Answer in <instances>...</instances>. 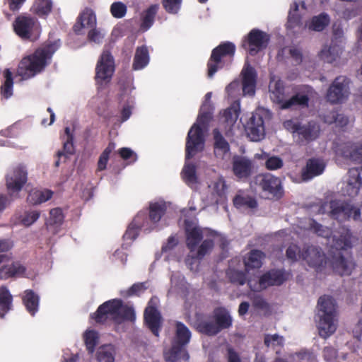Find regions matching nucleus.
Instances as JSON below:
<instances>
[{
    "instance_id": "nucleus-1",
    "label": "nucleus",
    "mask_w": 362,
    "mask_h": 362,
    "mask_svg": "<svg viewBox=\"0 0 362 362\" xmlns=\"http://www.w3.org/2000/svg\"><path fill=\"white\" fill-rule=\"evenodd\" d=\"M308 229L327 240L330 247L328 264L333 272L341 276H349L355 268V262L347 250L351 247V235L348 228L341 227L333 233L327 227L313 219L308 221Z\"/></svg>"
},
{
    "instance_id": "nucleus-2",
    "label": "nucleus",
    "mask_w": 362,
    "mask_h": 362,
    "mask_svg": "<svg viewBox=\"0 0 362 362\" xmlns=\"http://www.w3.org/2000/svg\"><path fill=\"white\" fill-rule=\"evenodd\" d=\"M186 244L190 251L186 259L187 267L196 272L199 260L202 259L213 248L214 243L219 235L208 228H202L195 221L185 220Z\"/></svg>"
},
{
    "instance_id": "nucleus-3",
    "label": "nucleus",
    "mask_w": 362,
    "mask_h": 362,
    "mask_svg": "<svg viewBox=\"0 0 362 362\" xmlns=\"http://www.w3.org/2000/svg\"><path fill=\"white\" fill-rule=\"evenodd\" d=\"M211 93L205 95L197 122L190 128L186 141V160L203 151L204 148V132L208 131L209 124L212 118V106L211 104Z\"/></svg>"
},
{
    "instance_id": "nucleus-4",
    "label": "nucleus",
    "mask_w": 362,
    "mask_h": 362,
    "mask_svg": "<svg viewBox=\"0 0 362 362\" xmlns=\"http://www.w3.org/2000/svg\"><path fill=\"white\" fill-rule=\"evenodd\" d=\"M59 47V40L48 42L33 54L25 57L18 64V74L26 80L40 73L50 63L52 55Z\"/></svg>"
},
{
    "instance_id": "nucleus-5",
    "label": "nucleus",
    "mask_w": 362,
    "mask_h": 362,
    "mask_svg": "<svg viewBox=\"0 0 362 362\" xmlns=\"http://www.w3.org/2000/svg\"><path fill=\"white\" fill-rule=\"evenodd\" d=\"M95 319L97 322H105L111 320L117 323L124 320L134 321L135 313L132 306L123 305L118 299H113L102 304L97 310Z\"/></svg>"
},
{
    "instance_id": "nucleus-6",
    "label": "nucleus",
    "mask_w": 362,
    "mask_h": 362,
    "mask_svg": "<svg viewBox=\"0 0 362 362\" xmlns=\"http://www.w3.org/2000/svg\"><path fill=\"white\" fill-rule=\"evenodd\" d=\"M269 92L271 100L274 103L279 104L281 109L308 107L309 98L303 93H297L286 100L284 82L276 76L272 75L270 77Z\"/></svg>"
},
{
    "instance_id": "nucleus-7",
    "label": "nucleus",
    "mask_w": 362,
    "mask_h": 362,
    "mask_svg": "<svg viewBox=\"0 0 362 362\" xmlns=\"http://www.w3.org/2000/svg\"><path fill=\"white\" fill-rule=\"evenodd\" d=\"M361 209L354 204L340 200H332L322 203L318 209L320 214H328L339 222L350 219L358 221L361 218Z\"/></svg>"
},
{
    "instance_id": "nucleus-8",
    "label": "nucleus",
    "mask_w": 362,
    "mask_h": 362,
    "mask_svg": "<svg viewBox=\"0 0 362 362\" xmlns=\"http://www.w3.org/2000/svg\"><path fill=\"white\" fill-rule=\"evenodd\" d=\"M190 338L189 329L183 323L177 322L175 337L171 349L164 352L165 359L168 362H175L180 359L187 361L189 356L184 346L189 343Z\"/></svg>"
},
{
    "instance_id": "nucleus-9",
    "label": "nucleus",
    "mask_w": 362,
    "mask_h": 362,
    "mask_svg": "<svg viewBox=\"0 0 362 362\" xmlns=\"http://www.w3.org/2000/svg\"><path fill=\"white\" fill-rule=\"evenodd\" d=\"M271 118V112L264 107H258L252 113L245 126L247 136L253 141H259L265 135L264 122Z\"/></svg>"
},
{
    "instance_id": "nucleus-10",
    "label": "nucleus",
    "mask_w": 362,
    "mask_h": 362,
    "mask_svg": "<svg viewBox=\"0 0 362 362\" xmlns=\"http://www.w3.org/2000/svg\"><path fill=\"white\" fill-rule=\"evenodd\" d=\"M284 127L293 134L294 139L299 143L315 140L320 134V127L316 122L301 125L296 120L289 119L284 122Z\"/></svg>"
},
{
    "instance_id": "nucleus-11",
    "label": "nucleus",
    "mask_w": 362,
    "mask_h": 362,
    "mask_svg": "<svg viewBox=\"0 0 362 362\" xmlns=\"http://www.w3.org/2000/svg\"><path fill=\"white\" fill-rule=\"evenodd\" d=\"M35 273L18 261H13L5 256L0 267V279L10 278H33Z\"/></svg>"
},
{
    "instance_id": "nucleus-12",
    "label": "nucleus",
    "mask_w": 362,
    "mask_h": 362,
    "mask_svg": "<svg viewBox=\"0 0 362 362\" xmlns=\"http://www.w3.org/2000/svg\"><path fill=\"white\" fill-rule=\"evenodd\" d=\"M235 46L227 42L221 44L211 53L208 62V76L211 78L218 69L223 66V62L226 57L232 58L235 54Z\"/></svg>"
},
{
    "instance_id": "nucleus-13",
    "label": "nucleus",
    "mask_w": 362,
    "mask_h": 362,
    "mask_svg": "<svg viewBox=\"0 0 362 362\" xmlns=\"http://www.w3.org/2000/svg\"><path fill=\"white\" fill-rule=\"evenodd\" d=\"M13 27L16 35L24 40L30 39L40 33L37 20L25 14L18 16L13 23Z\"/></svg>"
},
{
    "instance_id": "nucleus-14",
    "label": "nucleus",
    "mask_w": 362,
    "mask_h": 362,
    "mask_svg": "<svg viewBox=\"0 0 362 362\" xmlns=\"http://www.w3.org/2000/svg\"><path fill=\"white\" fill-rule=\"evenodd\" d=\"M287 279V274L283 270H272L262 275L258 280L249 279L247 284L254 291H259L270 286L282 284Z\"/></svg>"
},
{
    "instance_id": "nucleus-15",
    "label": "nucleus",
    "mask_w": 362,
    "mask_h": 362,
    "mask_svg": "<svg viewBox=\"0 0 362 362\" xmlns=\"http://www.w3.org/2000/svg\"><path fill=\"white\" fill-rule=\"evenodd\" d=\"M321 247L315 245H306L303 249V260L309 267L314 268L317 272H322L328 264V259Z\"/></svg>"
},
{
    "instance_id": "nucleus-16",
    "label": "nucleus",
    "mask_w": 362,
    "mask_h": 362,
    "mask_svg": "<svg viewBox=\"0 0 362 362\" xmlns=\"http://www.w3.org/2000/svg\"><path fill=\"white\" fill-rule=\"evenodd\" d=\"M349 81L346 77H337L327 90V100L331 103H342L349 95Z\"/></svg>"
},
{
    "instance_id": "nucleus-17",
    "label": "nucleus",
    "mask_w": 362,
    "mask_h": 362,
    "mask_svg": "<svg viewBox=\"0 0 362 362\" xmlns=\"http://www.w3.org/2000/svg\"><path fill=\"white\" fill-rule=\"evenodd\" d=\"M95 79L98 83L108 82L115 71L114 59L108 51H104L96 66Z\"/></svg>"
},
{
    "instance_id": "nucleus-18",
    "label": "nucleus",
    "mask_w": 362,
    "mask_h": 362,
    "mask_svg": "<svg viewBox=\"0 0 362 362\" xmlns=\"http://www.w3.org/2000/svg\"><path fill=\"white\" fill-rule=\"evenodd\" d=\"M166 210V206L163 202H156L150 204L148 216L144 211L138 214H142L145 216L144 220L141 221L143 230L150 232L156 228L157 223L160 220Z\"/></svg>"
},
{
    "instance_id": "nucleus-19",
    "label": "nucleus",
    "mask_w": 362,
    "mask_h": 362,
    "mask_svg": "<svg viewBox=\"0 0 362 362\" xmlns=\"http://www.w3.org/2000/svg\"><path fill=\"white\" fill-rule=\"evenodd\" d=\"M158 303L157 298H152L144 311V320L151 332L158 337L161 323V317L156 307Z\"/></svg>"
},
{
    "instance_id": "nucleus-20",
    "label": "nucleus",
    "mask_w": 362,
    "mask_h": 362,
    "mask_svg": "<svg viewBox=\"0 0 362 362\" xmlns=\"http://www.w3.org/2000/svg\"><path fill=\"white\" fill-rule=\"evenodd\" d=\"M269 35L258 29L252 30L247 36L248 52L251 55H255L259 52L265 49L269 42Z\"/></svg>"
},
{
    "instance_id": "nucleus-21",
    "label": "nucleus",
    "mask_w": 362,
    "mask_h": 362,
    "mask_svg": "<svg viewBox=\"0 0 362 362\" xmlns=\"http://www.w3.org/2000/svg\"><path fill=\"white\" fill-rule=\"evenodd\" d=\"M27 181V171L23 166L13 168L6 177V186L11 196L19 192Z\"/></svg>"
},
{
    "instance_id": "nucleus-22",
    "label": "nucleus",
    "mask_w": 362,
    "mask_h": 362,
    "mask_svg": "<svg viewBox=\"0 0 362 362\" xmlns=\"http://www.w3.org/2000/svg\"><path fill=\"white\" fill-rule=\"evenodd\" d=\"M259 186L270 195L279 198L283 195L284 190L281 180L271 174H265L259 176Z\"/></svg>"
},
{
    "instance_id": "nucleus-23",
    "label": "nucleus",
    "mask_w": 362,
    "mask_h": 362,
    "mask_svg": "<svg viewBox=\"0 0 362 362\" xmlns=\"http://www.w3.org/2000/svg\"><path fill=\"white\" fill-rule=\"evenodd\" d=\"M253 169L254 165L248 158L242 156L233 157L232 170L233 174L238 179L248 178L252 174Z\"/></svg>"
},
{
    "instance_id": "nucleus-24",
    "label": "nucleus",
    "mask_w": 362,
    "mask_h": 362,
    "mask_svg": "<svg viewBox=\"0 0 362 362\" xmlns=\"http://www.w3.org/2000/svg\"><path fill=\"white\" fill-rule=\"evenodd\" d=\"M243 91L245 95L253 96L255 93L257 72L247 62L242 70Z\"/></svg>"
},
{
    "instance_id": "nucleus-25",
    "label": "nucleus",
    "mask_w": 362,
    "mask_h": 362,
    "mask_svg": "<svg viewBox=\"0 0 362 362\" xmlns=\"http://www.w3.org/2000/svg\"><path fill=\"white\" fill-rule=\"evenodd\" d=\"M362 187V166L351 168L348 172V179L345 193L349 197H356Z\"/></svg>"
},
{
    "instance_id": "nucleus-26",
    "label": "nucleus",
    "mask_w": 362,
    "mask_h": 362,
    "mask_svg": "<svg viewBox=\"0 0 362 362\" xmlns=\"http://www.w3.org/2000/svg\"><path fill=\"white\" fill-rule=\"evenodd\" d=\"M210 194L206 197L207 205L218 204L226 197V184L223 177H219L209 186Z\"/></svg>"
},
{
    "instance_id": "nucleus-27",
    "label": "nucleus",
    "mask_w": 362,
    "mask_h": 362,
    "mask_svg": "<svg viewBox=\"0 0 362 362\" xmlns=\"http://www.w3.org/2000/svg\"><path fill=\"white\" fill-rule=\"evenodd\" d=\"M97 24L96 16L94 11L88 8H86L78 16L76 24L74 26V31L77 34L82 33V29L95 28Z\"/></svg>"
},
{
    "instance_id": "nucleus-28",
    "label": "nucleus",
    "mask_w": 362,
    "mask_h": 362,
    "mask_svg": "<svg viewBox=\"0 0 362 362\" xmlns=\"http://www.w3.org/2000/svg\"><path fill=\"white\" fill-rule=\"evenodd\" d=\"M316 317H337V304L332 297L323 296L319 298Z\"/></svg>"
},
{
    "instance_id": "nucleus-29",
    "label": "nucleus",
    "mask_w": 362,
    "mask_h": 362,
    "mask_svg": "<svg viewBox=\"0 0 362 362\" xmlns=\"http://www.w3.org/2000/svg\"><path fill=\"white\" fill-rule=\"evenodd\" d=\"M317 327L321 337L327 339L333 334L337 327L336 317H316Z\"/></svg>"
},
{
    "instance_id": "nucleus-30",
    "label": "nucleus",
    "mask_w": 362,
    "mask_h": 362,
    "mask_svg": "<svg viewBox=\"0 0 362 362\" xmlns=\"http://www.w3.org/2000/svg\"><path fill=\"white\" fill-rule=\"evenodd\" d=\"M325 168V164L322 160L317 158L309 159L302 172L303 180L305 181L310 180L314 177L321 175Z\"/></svg>"
},
{
    "instance_id": "nucleus-31",
    "label": "nucleus",
    "mask_w": 362,
    "mask_h": 362,
    "mask_svg": "<svg viewBox=\"0 0 362 362\" xmlns=\"http://www.w3.org/2000/svg\"><path fill=\"white\" fill-rule=\"evenodd\" d=\"M342 45L337 44L334 40L332 42L330 47H324L320 51L319 56L321 59L327 63H332L334 62L342 53Z\"/></svg>"
},
{
    "instance_id": "nucleus-32",
    "label": "nucleus",
    "mask_w": 362,
    "mask_h": 362,
    "mask_svg": "<svg viewBox=\"0 0 362 362\" xmlns=\"http://www.w3.org/2000/svg\"><path fill=\"white\" fill-rule=\"evenodd\" d=\"M265 255L260 250H251L247 256L244 257V264L245 269L249 271L251 269H259L262 265V261Z\"/></svg>"
},
{
    "instance_id": "nucleus-33",
    "label": "nucleus",
    "mask_w": 362,
    "mask_h": 362,
    "mask_svg": "<svg viewBox=\"0 0 362 362\" xmlns=\"http://www.w3.org/2000/svg\"><path fill=\"white\" fill-rule=\"evenodd\" d=\"M342 155L354 162L362 164V142L346 144L342 149Z\"/></svg>"
},
{
    "instance_id": "nucleus-34",
    "label": "nucleus",
    "mask_w": 362,
    "mask_h": 362,
    "mask_svg": "<svg viewBox=\"0 0 362 362\" xmlns=\"http://www.w3.org/2000/svg\"><path fill=\"white\" fill-rule=\"evenodd\" d=\"M214 153L216 157L223 158L228 154L230 146L228 141L223 138L218 129L214 131Z\"/></svg>"
},
{
    "instance_id": "nucleus-35",
    "label": "nucleus",
    "mask_w": 362,
    "mask_h": 362,
    "mask_svg": "<svg viewBox=\"0 0 362 362\" xmlns=\"http://www.w3.org/2000/svg\"><path fill=\"white\" fill-rule=\"evenodd\" d=\"M144 218L145 216L142 214H137L123 235L124 240H129L132 241L137 238L139 230L143 229L141 221H144Z\"/></svg>"
},
{
    "instance_id": "nucleus-36",
    "label": "nucleus",
    "mask_w": 362,
    "mask_h": 362,
    "mask_svg": "<svg viewBox=\"0 0 362 362\" xmlns=\"http://www.w3.org/2000/svg\"><path fill=\"white\" fill-rule=\"evenodd\" d=\"M13 308V296L8 288L2 286L0 287V317L4 318L5 315Z\"/></svg>"
},
{
    "instance_id": "nucleus-37",
    "label": "nucleus",
    "mask_w": 362,
    "mask_h": 362,
    "mask_svg": "<svg viewBox=\"0 0 362 362\" xmlns=\"http://www.w3.org/2000/svg\"><path fill=\"white\" fill-rule=\"evenodd\" d=\"M233 204L237 209H255L257 206V201L252 197L243 192H239L233 199Z\"/></svg>"
},
{
    "instance_id": "nucleus-38",
    "label": "nucleus",
    "mask_w": 362,
    "mask_h": 362,
    "mask_svg": "<svg viewBox=\"0 0 362 362\" xmlns=\"http://www.w3.org/2000/svg\"><path fill=\"white\" fill-rule=\"evenodd\" d=\"M39 296L32 290H26L23 296V302L26 310L31 315H35L39 308Z\"/></svg>"
},
{
    "instance_id": "nucleus-39",
    "label": "nucleus",
    "mask_w": 362,
    "mask_h": 362,
    "mask_svg": "<svg viewBox=\"0 0 362 362\" xmlns=\"http://www.w3.org/2000/svg\"><path fill=\"white\" fill-rule=\"evenodd\" d=\"M149 62V53L146 47L141 46L136 49L134 62L133 69L134 70H140L148 65Z\"/></svg>"
},
{
    "instance_id": "nucleus-40",
    "label": "nucleus",
    "mask_w": 362,
    "mask_h": 362,
    "mask_svg": "<svg viewBox=\"0 0 362 362\" xmlns=\"http://www.w3.org/2000/svg\"><path fill=\"white\" fill-rule=\"evenodd\" d=\"M52 194L53 192L49 189H33L30 192L27 201L33 205L40 204L51 199Z\"/></svg>"
},
{
    "instance_id": "nucleus-41",
    "label": "nucleus",
    "mask_w": 362,
    "mask_h": 362,
    "mask_svg": "<svg viewBox=\"0 0 362 362\" xmlns=\"http://www.w3.org/2000/svg\"><path fill=\"white\" fill-rule=\"evenodd\" d=\"M214 319L217 323V326L221 331L223 329L229 328L232 325V317L224 308H217L214 311Z\"/></svg>"
},
{
    "instance_id": "nucleus-42",
    "label": "nucleus",
    "mask_w": 362,
    "mask_h": 362,
    "mask_svg": "<svg viewBox=\"0 0 362 362\" xmlns=\"http://www.w3.org/2000/svg\"><path fill=\"white\" fill-rule=\"evenodd\" d=\"M66 141L64 143L63 150L57 153V157L59 158H64L66 160L70 156L74 153V147L73 144V135L69 127L65 128ZM65 139V138H64Z\"/></svg>"
},
{
    "instance_id": "nucleus-43",
    "label": "nucleus",
    "mask_w": 362,
    "mask_h": 362,
    "mask_svg": "<svg viewBox=\"0 0 362 362\" xmlns=\"http://www.w3.org/2000/svg\"><path fill=\"white\" fill-rule=\"evenodd\" d=\"M182 177L185 182L193 188L197 184V176L194 165L186 162L182 171Z\"/></svg>"
},
{
    "instance_id": "nucleus-44",
    "label": "nucleus",
    "mask_w": 362,
    "mask_h": 362,
    "mask_svg": "<svg viewBox=\"0 0 362 362\" xmlns=\"http://www.w3.org/2000/svg\"><path fill=\"white\" fill-rule=\"evenodd\" d=\"M115 348L111 344L103 345L98 349L97 359L98 362H114Z\"/></svg>"
},
{
    "instance_id": "nucleus-45",
    "label": "nucleus",
    "mask_w": 362,
    "mask_h": 362,
    "mask_svg": "<svg viewBox=\"0 0 362 362\" xmlns=\"http://www.w3.org/2000/svg\"><path fill=\"white\" fill-rule=\"evenodd\" d=\"M158 7V4L152 5L144 12L141 24V28L144 31L148 30L153 24Z\"/></svg>"
},
{
    "instance_id": "nucleus-46",
    "label": "nucleus",
    "mask_w": 362,
    "mask_h": 362,
    "mask_svg": "<svg viewBox=\"0 0 362 362\" xmlns=\"http://www.w3.org/2000/svg\"><path fill=\"white\" fill-rule=\"evenodd\" d=\"M170 282V292H184L187 288L184 276L178 272L172 274Z\"/></svg>"
},
{
    "instance_id": "nucleus-47",
    "label": "nucleus",
    "mask_w": 362,
    "mask_h": 362,
    "mask_svg": "<svg viewBox=\"0 0 362 362\" xmlns=\"http://www.w3.org/2000/svg\"><path fill=\"white\" fill-rule=\"evenodd\" d=\"M329 18L327 14L322 13L318 16L313 18L311 22L308 25V28L315 31L322 30L329 23Z\"/></svg>"
},
{
    "instance_id": "nucleus-48",
    "label": "nucleus",
    "mask_w": 362,
    "mask_h": 362,
    "mask_svg": "<svg viewBox=\"0 0 362 362\" xmlns=\"http://www.w3.org/2000/svg\"><path fill=\"white\" fill-rule=\"evenodd\" d=\"M4 83L1 88V93L5 98H8L13 95V78L12 73L9 69H6L4 71Z\"/></svg>"
},
{
    "instance_id": "nucleus-49",
    "label": "nucleus",
    "mask_w": 362,
    "mask_h": 362,
    "mask_svg": "<svg viewBox=\"0 0 362 362\" xmlns=\"http://www.w3.org/2000/svg\"><path fill=\"white\" fill-rule=\"evenodd\" d=\"M197 329L202 333L214 335L218 333L221 330L217 326L216 320H206L199 322L197 327Z\"/></svg>"
},
{
    "instance_id": "nucleus-50",
    "label": "nucleus",
    "mask_w": 362,
    "mask_h": 362,
    "mask_svg": "<svg viewBox=\"0 0 362 362\" xmlns=\"http://www.w3.org/2000/svg\"><path fill=\"white\" fill-rule=\"evenodd\" d=\"M52 3L50 0H36L32 9L38 16L47 15L52 10Z\"/></svg>"
},
{
    "instance_id": "nucleus-51",
    "label": "nucleus",
    "mask_w": 362,
    "mask_h": 362,
    "mask_svg": "<svg viewBox=\"0 0 362 362\" xmlns=\"http://www.w3.org/2000/svg\"><path fill=\"white\" fill-rule=\"evenodd\" d=\"M40 213L37 210L25 211L19 217V222L24 226L28 227L33 225L40 218Z\"/></svg>"
},
{
    "instance_id": "nucleus-52",
    "label": "nucleus",
    "mask_w": 362,
    "mask_h": 362,
    "mask_svg": "<svg viewBox=\"0 0 362 362\" xmlns=\"http://www.w3.org/2000/svg\"><path fill=\"white\" fill-rule=\"evenodd\" d=\"M325 123H337L338 125L344 126L347 124L348 119L343 115L338 114L335 111H331L323 117Z\"/></svg>"
},
{
    "instance_id": "nucleus-53",
    "label": "nucleus",
    "mask_w": 362,
    "mask_h": 362,
    "mask_svg": "<svg viewBox=\"0 0 362 362\" xmlns=\"http://www.w3.org/2000/svg\"><path fill=\"white\" fill-rule=\"evenodd\" d=\"M98 334L93 330H88L84 334V340L87 349L92 354L98 344Z\"/></svg>"
},
{
    "instance_id": "nucleus-54",
    "label": "nucleus",
    "mask_w": 362,
    "mask_h": 362,
    "mask_svg": "<svg viewBox=\"0 0 362 362\" xmlns=\"http://www.w3.org/2000/svg\"><path fill=\"white\" fill-rule=\"evenodd\" d=\"M298 4L294 2L291 6L288 16V27L290 28H295L300 23V18L298 14Z\"/></svg>"
},
{
    "instance_id": "nucleus-55",
    "label": "nucleus",
    "mask_w": 362,
    "mask_h": 362,
    "mask_svg": "<svg viewBox=\"0 0 362 362\" xmlns=\"http://www.w3.org/2000/svg\"><path fill=\"white\" fill-rule=\"evenodd\" d=\"M127 11V6L121 1L114 2L110 6V13L116 18H123L126 15Z\"/></svg>"
},
{
    "instance_id": "nucleus-56",
    "label": "nucleus",
    "mask_w": 362,
    "mask_h": 362,
    "mask_svg": "<svg viewBox=\"0 0 362 362\" xmlns=\"http://www.w3.org/2000/svg\"><path fill=\"white\" fill-rule=\"evenodd\" d=\"M227 275L230 281L238 285H243L246 281L245 275L243 272L229 268Z\"/></svg>"
},
{
    "instance_id": "nucleus-57",
    "label": "nucleus",
    "mask_w": 362,
    "mask_h": 362,
    "mask_svg": "<svg viewBox=\"0 0 362 362\" xmlns=\"http://www.w3.org/2000/svg\"><path fill=\"white\" fill-rule=\"evenodd\" d=\"M115 148L114 144H110L104 150V151L100 155L98 163V170H103L106 168V165L109 159L110 154Z\"/></svg>"
},
{
    "instance_id": "nucleus-58",
    "label": "nucleus",
    "mask_w": 362,
    "mask_h": 362,
    "mask_svg": "<svg viewBox=\"0 0 362 362\" xmlns=\"http://www.w3.org/2000/svg\"><path fill=\"white\" fill-rule=\"evenodd\" d=\"M286 257L291 262L303 259V250H300L298 245L292 244L286 250Z\"/></svg>"
},
{
    "instance_id": "nucleus-59",
    "label": "nucleus",
    "mask_w": 362,
    "mask_h": 362,
    "mask_svg": "<svg viewBox=\"0 0 362 362\" xmlns=\"http://www.w3.org/2000/svg\"><path fill=\"white\" fill-rule=\"evenodd\" d=\"M238 117V113L236 110L228 108L224 111L222 115V119L228 127H231L235 123Z\"/></svg>"
},
{
    "instance_id": "nucleus-60",
    "label": "nucleus",
    "mask_w": 362,
    "mask_h": 362,
    "mask_svg": "<svg viewBox=\"0 0 362 362\" xmlns=\"http://www.w3.org/2000/svg\"><path fill=\"white\" fill-rule=\"evenodd\" d=\"M49 219L48 221V225L49 226L53 225H61L64 220V215L60 208H55L49 212Z\"/></svg>"
},
{
    "instance_id": "nucleus-61",
    "label": "nucleus",
    "mask_w": 362,
    "mask_h": 362,
    "mask_svg": "<svg viewBox=\"0 0 362 362\" xmlns=\"http://www.w3.org/2000/svg\"><path fill=\"white\" fill-rule=\"evenodd\" d=\"M284 165L283 160L276 156L268 157L265 160V166L269 170H276Z\"/></svg>"
},
{
    "instance_id": "nucleus-62",
    "label": "nucleus",
    "mask_w": 362,
    "mask_h": 362,
    "mask_svg": "<svg viewBox=\"0 0 362 362\" xmlns=\"http://www.w3.org/2000/svg\"><path fill=\"white\" fill-rule=\"evenodd\" d=\"M163 6L170 13H177L180 8L182 0H162Z\"/></svg>"
},
{
    "instance_id": "nucleus-63",
    "label": "nucleus",
    "mask_w": 362,
    "mask_h": 362,
    "mask_svg": "<svg viewBox=\"0 0 362 362\" xmlns=\"http://www.w3.org/2000/svg\"><path fill=\"white\" fill-rule=\"evenodd\" d=\"M264 344L268 347L282 346L284 344V338L278 334H268L264 337Z\"/></svg>"
},
{
    "instance_id": "nucleus-64",
    "label": "nucleus",
    "mask_w": 362,
    "mask_h": 362,
    "mask_svg": "<svg viewBox=\"0 0 362 362\" xmlns=\"http://www.w3.org/2000/svg\"><path fill=\"white\" fill-rule=\"evenodd\" d=\"M337 351L331 346L325 347L323 349V358L327 362H333L337 359Z\"/></svg>"
}]
</instances>
